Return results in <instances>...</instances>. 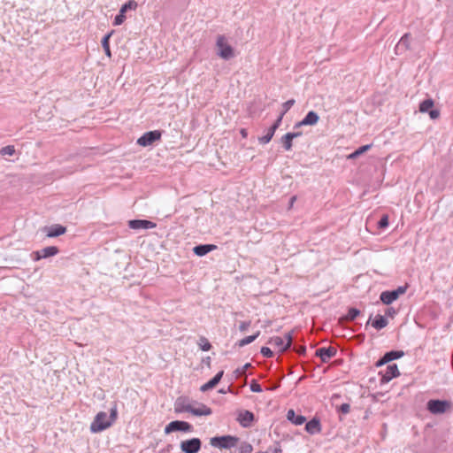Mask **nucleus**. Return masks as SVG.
<instances>
[{
  "label": "nucleus",
  "mask_w": 453,
  "mask_h": 453,
  "mask_svg": "<svg viewBox=\"0 0 453 453\" xmlns=\"http://www.w3.org/2000/svg\"><path fill=\"white\" fill-rule=\"evenodd\" d=\"M239 438L233 435L215 436L211 438L210 444L220 449H229L237 445Z\"/></svg>",
  "instance_id": "f257e3e1"
},
{
  "label": "nucleus",
  "mask_w": 453,
  "mask_h": 453,
  "mask_svg": "<svg viewBox=\"0 0 453 453\" xmlns=\"http://www.w3.org/2000/svg\"><path fill=\"white\" fill-rule=\"evenodd\" d=\"M216 47L218 49L217 55L224 60H229L234 57V50L226 42V38L223 35L217 37Z\"/></svg>",
  "instance_id": "f03ea898"
},
{
  "label": "nucleus",
  "mask_w": 453,
  "mask_h": 453,
  "mask_svg": "<svg viewBox=\"0 0 453 453\" xmlns=\"http://www.w3.org/2000/svg\"><path fill=\"white\" fill-rule=\"evenodd\" d=\"M111 426V420L104 411L98 412L90 425V430L93 433L102 432Z\"/></svg>",
  "instance_id": "7ed1b4c3"
},
{
  "label": "nucleus",
  "mask_w": 453,
  "mask_h": 453,
  "mask_svg": "<svg viewBox=\"0 0 453 453\" xmlns=\"http://www.w3.org/2000/svg\"><path fill=\"white\" fill-rule=\"evenodd\" d=\"M426 407L433 414H443L451 410L452 404L447 400H430Z\"/></svg>",
  "instance_id": "20e7f679"
},
{
  "label": "nucleus",
  "mask_w": 453,
  "mask_h": 453,
  "mask_svg": "<svg viewBox=\"0 0 453 453\" xmlns=\"http://www.w3.org/2000/svg\"><path fill=\"white\" fill-rule=\"evenodd\" d=\"M193 426L189 424L188 422L182 421V420H174L170 422L165 427V434H168L173 432H185V433H191L193 432Z\"/></svg>",
  "instance_id": "39448f33"
},
{
  "label": "nucleus",
  "mask_w": 453,
  "mask_h": 453,
  "mask_svg": "<svg viewBox=\"0 0 453 453\" xmlns=\"http://www.w3.org/2000/svg\"><path fill=\"white\" fill-rule=\"evenodd\" d=\"M293 337L290 333L286 334L285 338L280 336L272 337L269 343L277 347L280 351L284 352L292 346Z\"/></svg>",
  "instance_id": "423d86ee"
},
{
  "label": "nucleus",
  "mask_w": 453,
  "mask_h": 453,
  "mask_svg": "<svg viewBox=\"0 0 453 453\" xmlns=\"http://www.w3.org/2000/svg\"><path fill=\"white\" fill-rule=\"evenodd\" d=\"M202 447V441L199 438H191L180 441V448L183 453H197Z\"/></svg>",
  "instance_id": "0eeeda50"
},
{
  "label": "nucleus",
  "mask_w": 453,
  "mask_h": 453,
  "mask_svg": "<svg viewBox=\"0 0 453 453\" xmlns=\"http://www.w3.org/2000/svg\"><path fill=\"white\" fill-rule=\"evenodd\" d=\"M162 132L159 130L149 131L143 134L138 140L137 143L140 146L147 147L153 144L155 142L159 141Z\"/></svg>",
  "instance_id": "6e6552de"
},
{
  "label": "nucleus",
  "mask_w": 453,
  "mask_h": 453,
  "mask_svg": "<svg viewBox=\"0 0 453 453\" xmlns=\"http://www.w3.org/2000/svg\"><path fill=\"white\" fill-rule=\"evenodd\" d=\"M59 250L56 246H48L42 250L32 252L31 256L34 261H39L42 258H48L56 256Z\"/></svg>",
  "instance_id": "1a4fd4ad"
},
{
  "label": "nucleus",
  "mask_w": 453,
  "mask_h": 453,
  "mask_svg": "<svg viewBox=\"0 0 453 453\" xmlns=\"http://www.w3.org/2000/svg\"><path fill=\"white\" fill-rule=\"evenodd\" d=\"M380 374L381 376L380 383L386 384L389 382L393 378L399 376L400 372L395 364H390L386 367L384 371H380Z\"/></svg>",
  "instance_id": "9d476101"
},
{
  "label": "nucleus",
  "mask_w": 453,
  "mask_h": 453,
  "mask_svg": "<svg viewBox=\"0 0 453 453\" xmlns=\"http://www.w3.org/2000/svg\"><path fill=\"white\" fill-rule=\"evenodd\" d=\"M404 355L403 350H390L386 352L376 363V366H382L393 360L398 359Z\"/></svg>",
  "instance_id": "9b49d317"
},
{
  "label": "nucleus",
  "mask_w": 453,
  "mask_h": 453,
  "mask_svg": "<svg viewBox=\"0 0 453 453\" xmlns=\"http://www.w3.org/2000/svg\"><path fill=\"white\" fill-rule=\"evenodd\" d=\"M336 353L337 349L334 347L329 346L318 349L315 355L321 359L322 363H327Z\"/></svg>",
  "instance_id": "f8f14e48"
},
{
  "label": "nucleus",
  "mask_w": 453,
  "mask_h": 453,
  "mask_svg": "<svg viewBox=\"0 0 453 453\" xmlns=\"http://www.w3.org/2000/svg\"><path fill=\"white\" fill-rule=\"evenodd\" d=\"M42 232L46 234L47 237L54 238L64 234L66 232V227L59 224H55L44 226Z\"/></svg>",
  "instance_id": "ddd939ff"
},
{
  "label": "nucleus",
  "mask_w": 453,
  "mask_h": 453,
  "mask_svg": "<svg viewBox=\"0 0 453 453\" xmlns=\"http://www.w3.org/2000/svg\"><path fill=\"white\" fill-rule=\"evenodd\" d=\"M131 229H151L157 226L156 223L147 219H131L128 221Z\"/></svg>",
  "instance_id": "4468645a"
},
{
  "label": "nucleus",
  "mask_w": 453,
  "mask_h": 453,
  "mask_svg": "<svg viewBox=\"0 0 453 453\" xmlns=\"http://www.w3.org/2000/svg\"><path fill=\"white\" fill-rule=\"evenodd\" d=\"M255 416L254 413L250 411H242L238 414L237 420L243 427H249L251 426V423L254 421Z\"/></svg>",
  "instance_id": "2eb2a0df"
},
{
  "label": "nucleus",
  "mask_w": 453,
  "mask_h": 453,
  "mask_svg": "<svg viewBox=\"0 0 453 453\" xmlns=\"http://www.w3.org/2000/svg\"><path fill=\"white\" fill-rule=\"evenodd\" d=\"M191 407H192L191 403L185 397L177 398L175 404H174V410H175V412H177V413H180V412H189L190 413Z\"/></svg>",
  "instance_id": "dca6fc26"
},
{
  "label": "nucleus",
  "mask_w": 453,
  "mask_h": 453,
  "mask_svg": "<svg viewBox=\"0 0 453 453\" xmlns=\"http://www.w3.org/2000/svg\"><path fill=\"white\" fill-rule=\"evenodd\" d=\"M216 249L217 246L214 244H199L193 248V252L198 257H203Z\"/></svg>",
  "instance_id": "f3484780"
},
{
  "label": "nucleus",
  "mask_w": 453,
  "mask_h": 453,
  "mask_svg": "<svg viewBox=\"0 0 453 453\" xmlns=\"http://www.w3.org/2000/svg\"><path fill=\"white\" fill-rule=\"evenodd\" d=\"M224 374V372L223 371H220L213 378H211L208 382H206L205 384H203L201 388H200V390L202 392H206L213 388H215L220 381V380L222 379V376Z\"/></svg>",
  "instance_id": "a211bd4d"
},
{
  "label": "nucleus",
  "mask_w": 453,
  "mask_h": 453,
  "mask_svg": "<svg viewBox=\"0 0 453 453\" xmlns=\"http://www.w3.org/2000/svg\"><path fill=\"white\" fill-rule=\"evenodd\" d=\"M305 431L310 434H316L321 431V425L318 418H313L305 424Z\"/></svg>",
  "instance_id": "6ab92c4d"
},
{
  "label": "nucleus",
  "mask_w": 453,
  "mask_h": 453,
  "mask_svg": "<svg viewBox=\"0 0 453 453\" xmlns=\"http://www.w3.org/2000/svg\"><path fill=\"white\" fill-rule=\"evenodd\" d=\"M287 418L291 423H293L294 425H296V426L303 425L306 421V418H305L304 416L297 415L295 412V411L292 410V409L288 411V412H287Z\"/></svg>",
  "instance_id": "aec40b11"
},
{
  "label": "nucleus",
  "mask_w": 453,
  "mask_h": 453,
  "mask_svg": "<svg viewBox=\"0 0 453 453\" xmlns=\"http://www.w3.org/2000/svg\"><path fill=\"white\" fill-rule=\"evenodd\" d=\"M190 413L195 416H197V417L209 416L212 413V411L210 407L206 406L205 404L201 403V404H199V407H197V408H194L192 406L191 410H190Z\"/></svg>",
  "instance_id": "412c9836"
},
{
  "label": "nucleus",
  "mask_w": 453,
  "mask_h": 453,
  "mask_svg": "<svg viewBox=\"0 0 453 453\" xmlns=\"http://www.w3.org/2000/svg\"><path fill=\"white\" fill-rule=\"evenodd\" d=\"M319 116L314 111H310L302 119V123L305 126H314L319 122Z\"/></svg>",
  "instance_id": "4be33fe9"
},
{
  "label": "nucleus",
  "mask_w": 453,
  "mask_h": 453,
  "mask_svg": "<svg viewBox=\"0 0 453 453\" xmlns=\"http://www.w3.org/2000/svg\"><path fill=\"white\" fill-rule=\"evenodd\" d=\"M397 294L396 292H394L393 290H390V291H383L380 296V301L384 303V304H390L392 303L394 301H395L397 299Z\"/></svg>",
  "instance_id": "5701e85b"
},
{
  "label": "nucleus",
  "mask_w": 453,
  "mask_h": 453,
  "mask_svg": "<svg viewBox=\"0 0 453 453\" xmlns=\"http://www.w3.org/2000/svg\"><path fill=\"white\" fill-rule=\"evenodd\" d=\"M409 42H410V35L405 34L402 36L400 41L395 46V53L401 54L403 51L406 50L409 48Z\"/></svg>",
  "instance_id": "b1692460"
},
{
  "label": "nucleus",
  "mask_w": 453,
  "mask_h": 453,
  "mask_svg": "<svg viewBox=\"0 0 453 453\" xmlns=\"http://www.w3.org/2000/svg\"><path fill=\"white\" fill-rule=\"evenodd\" d=\"M388 322L385 316L378 314L374 319L372 321V326L377 329L380 330L388 326Z\"/></svg>",
  "instance_id": "393cba45"
},
{
  "label": "nucleus",
  "mask_w": 453,
  "mask_h": 453,
  "mask_svg": "<svg viewBox=\"0 0 453 453\" xmlns=\"http://www.w3.org/2000/svg\"><path fill=\"white\" fill-rule=\"evenodd\" d=\"M112 35V32L105 35L102 39V46L104 48V50L105 52V55L109 58H111V52L110 49V38Z\"/></svg>",
  "instance_id": "a878e982"
},
{
  "label": "nucleus",
  "mask_w": 453,
  "mask_h": 453,
  "mask_svg": "<svg viewBox=\"0 0 453 453\" xmlns=\"http://www.w3.org/2000/svg\"><path fill=\"white\" fill-rule=\"evenodd\" d=\"M371 147H372V144H366V145L361 146L357 150H356L354 152L349 154L348 156V158L355 159L357 157H359L360 155H362L363 153L366 152L368 150H370Z\"/></svg>",
  "instance_id": "bb28decb"
},
{
  "label": "nucleus",
  "mask_w": 453,
  "mask_h": 453,
  "mask_svg": "<svg viewBox=\"0 0 453 453\" xmlns=\"http://www.w3.org/2000/svg\"><path fill=\"white\" fill-rule=\"evenodd\" d=\"M259 334H260V332L257 331L255 334L246 336L243 339L240 340L237 344L239 347L246 346V345L253 342L259 336Z\"/></svg>",
  "instance_id": "cd10ccee"
},
{
  "label": "nucleus",
  "mask_w": 453,
  "mask_h": 453,
  "mask_svg": "<svg viewBox=\"0 0 453 453\" xmlns=\"http://www.w3.org/2000/svg\"><path fill=\"white\" fill-rule=\"evenodd\" d=\"M275 131L276 130L273 127H270V128L267 130L266 134L258 138L259 142L262 144L268 143L273 137Z\"/></svg>",
  "instance_id": "c85d7f7f"
},
{
  "label": "nucleus",
  "mask_w": 453,
  "mask_h": 453,
  "mask_svg": "<svg viewBox=\"0 0 453 453\" xmlns=\"http://www.w3.org/2000/svg\"><path fill=\"white\" fill-rule=\"evenodd\" d=\"M280 142L285 150L288 151L292 149L293 140L288 133L281 137Z\"/></svg>",
  "instance_id": "c756f323"
},
{
  "label": "nucleus",
  "mask_w": 453,
  "mask_h": 453,
  "mask_svg": "<svg viewBox=\"0 0 453 453\" xmlns=\"http://www.w3.org/2000/svg\"><path fill=\"white\" fill-rule=\"evenodd\" d=\"M138 4L134 0H129L127 3L124 4L119 12L125 14L128 10H135L137 8Z\"/></svg>",
  "instance_id": "7c9ffc66"
},
{
  "label": "nucleus",
  "mask_w": 453,
  "mask_h": 453,
  "mask_svg": "<svg viewBox=\"0 0 453 453\" xmlns=\"http://www.w3.org/2000/svg\"><path fill=\"white\" fill-rule=\"evenodd\" d=\"M359 314H360V311L358 309L349 308L347 315L345 316V319L348 321H353L359 316Z\"/></svg>",
  "instance_id": "2f4dec72"
},
{
  "label": "nucleus",
  "mask_w": 453,
  "mask_h": 453,
  "mask_svg": "<svg viewBox=\"0 0 453 453\" xmlns=\"http://www.w3.org/2000/svg\"><path fill=\"white\" fill-rule=\"evenodd\" d=\"M252 450V445L246 441L242 442L239 448V453H251Z\"/></svg>",
  "instance_id": "473e14b6"
},
{
  "label": "nucleus",
  "mask_w": 453,
  "mask_h": 453,
  "mask_svg": "<svg viewBox=\"0 0 453 453\" xmlns=\"http://www.w3.org/2000/svg\"><path fill=\"white\" fill-rule=\"evenodd\" d=\"M388 226V216L387 214H383L380 220L378 221V227L380 229H384Z\"/></svg>",
  "instance_id": "72a5a7b5"
},
{
  "label": "nucleus",
  "mask_w": 453,
  "mask_h": 453,
  "mask_svg": "<svg viewBox=\"0 0 453 453\" xmlns=\"http://www.w3.org/2000/svg\"><path fill=\"white\" fill-rule=\"evenodd\" d=\"M14 153H15V149H14V146H12V145H7L5 147H3L0 150V154L1 155L12 156Z\"/></svg>",
  "instance_id": "f704fd0d"
},
{
  "label": "nucleus",
  "mask_w": 453,
  "mask_h": 453,
  "mask_svg": "<svg viewBox=\"0 0 453 453\" xmlns=\"http://www.w3.org/2000/svg\"><path fill=\"white\" fill-rule=\"evenodd\" d=\"M200 342H201L199 343V345L202 350L208 351L211 349V344L208 342V340L205 337H201Z\"/></svg>",
  "instance_id": "c9c22d12"
},
{
  "label": "nucleus",
  "mask_w": 453,
  "mask_h": 453,
  "mask_svg": "<svg viewBox=\"0 0 453 453\" xmlns=\"http://www.w3.org/2000/svg\"><path fill=\"white\" fill-rule=\"evenodd\" d=\"M250 388L252 392H255V393L262 392V387L256 380H251V382L250 384Z\"/></svg>",
  "instance_id": "e433bc0d"
},
{
  "label": "nucleus",
  "mask_w": 453,
  "mask_h": 453,
  "mask_svg": "<svg viewBox=\"0 0 453 453\" xmlns=\"http://www.w3.org/2000/svg\"><path fill=\"white\" fill-rule=\"evenodd\" d=\"M426 113L428 114L429 118L434 120L437 119L441 115V111L438 108L429 109Z\"/></svg>",
  "instance_id": "4c0bfd02"
},
{
  "label": "nucleus",
  "mask_w": 453,
  "mask_h": 453,
  "mask_svg": "<svg viewBox=\"0 0 453 453\" xmlns=\"http://www.w3.org/2000/svg\"><path fill=\"white\" fill-rule=\"evenodd\" d=\"M295 99H289L282 104V111L284 115L290 110V108L295 104Z\"/></svg>",
  "instance_id": "58836bf2"
},
{
  "label": "nucleus",
  "mask_w": 453,
  "mask_h": 453,
  "mask_svg": "<svg viewBox=\"0 0 453 453\" xmlns=\"http://www.w3.org/2000/svg\"><path fill=\"white\" fill-rule=\"evenodd\" d=\"M125 19H126L125 14H123L122 12H119V14L114 19L113 25L119 26L125 21Z\"/></svg>",
  "instance_id": "ea45409f"
},
{
  "label": "nucleus",
  "mask_w": 453,
  "mask_h": 453,
  "mask_svg": "<svg viewBox=\"0 0 453 453\" xmlns=\"http://www.w3.org/2000/svg\"><path fill=\"white\" fill-rule=\"evenodd\" d=\"M260 352L265 357L270 358L273 357V352L268 347H262Z\"/></svg>",
  "instance_id": "a19ab883"
},
{
  "label": "nucleus",
  "mask_w": 453,
  "mask_h": 453,
  "mask_svg": "<svg viewBox=\"0 0 453 453\" xmlns=\"http://www.w3.org/2000/svg\"><path fill=\"white\" fill-rule=\"evenodd\" d=\"M293 350L299 355H304L306 352V347L304 345H295Z\"/></svg>",
  "instance_id": "79ce46f5"
},
{
  "label": "nucleus",
  "mask_w": 453,
  "mask_h": 453,
  "mask_svg": "<svg viewBox=\"0 0 453 453\" xmlns=\"http://www.w3.org/2000/svg\"><path fill=\"white\" fill-rule=\"evenodd\" d=\"M350 411V405L349 403H342L338 411L342 414H348Z\"/></svg>",
  "instance_id": "37998d69"
},
{
  "label": "nucleus",
  "mask_w": 453,
  "mask_h": 453,
  "mask_svg": "<svg viewBox=\"0 0 453 453\" xmlns=\"http://www.w3.org/2000/svg\"><path fill=\"white\" fill-rule=\"evenodd\" d=\"M283 117H284V112H280V114L279 115V117L277 118L275 122L271 127H273L275 130H277L281 124Z\"/></svg>",
  "instance_id": "c03bdc74"
},
{
  "label": "nucleus",
  "mask_w": 453,
  "mask_h": 453,
  "mask_svg": "<svg viewBox=\"0 0 453 453\" xmlns=\"http://www.w3.org/2000/svg\"><path fill=\"white\" fill-rule=\"evenodd\" d=\"M250 326V321H242L240 323L239 329L242 332L246 331Z\"/></svg>",
  "instance_id": "a18cd8bd"
},
{
  "label": "nucleus",
  "mask_w": 453,
  "mask_h": 453,
  "mask_svg": "<svg viewBox=\"0 0 453 453\" xmlns=\"http://www.w3.org/2000/svg\"><path fill=\"white\" fill-rule=\"evenodd\" d=\"M407 287L406 286H400L396 289H394V292H396L397 297H399L401 295L404 294L406 292Z\"/></svg>",
  "instance_id": "49530a36"
},
{
  "label": "nucleus",
  "mask_w": 453,
  "mask_h": 453,
  "mask_svg": "<svg viewBox=\"0 0 453 453\" xmlns=\"http://www.w3.org/2000/svg\"><path fill=\"white\" fill-rule=\"evenodd\" d=\"M110 420H111V423L115 420V418H117V409L116 407L112 408L111 410V414H110V417H108Z\"/></svg>",
  "instance_id": "de8ad7c7"
},
{
  "label": "nucleus",
  "mask_w": 453,
  "mask_h": 453,
  "mask_svg": "<svg viewBox=\"0 0 453 453\" xmlns=\"http://www.w3.org/2000/svg\"><path fill=\"white\" fill-rule=\"evenodd\" d=\"M395 314V310L393 307H388L385 311L386 316L393 317Z\"/></svg>",
  "instance_id": "09e8293b"
},
{
  "label": "nucleus",
  "mask_w": 453,
  "mask_h": 453,
  "mask_svg": "<svg viewBox=\"0 0 453 453\" xmlns=\"http://www.w3.org/2000/svg\"><path fill=\"white\" fill-rule=\"evenodd\" d=\"M434 100L431 98H426V111H428L429 109L434 108Z\"/></svg>",
  "instance_id": "8fccbe9b"
},
{
  "label": "nucleus",
  "mask_w": 453,
  "mask_h": 453,
  "mask_svg": "<svg viewBox=\"0 0 453 453\" xmlns=\"http://www.w3.org/2000/svg\"><path fill=\"white\" fill-rule=\"evenodd\" d=\"M288 135H290L292 140L302 135V132H291V133H288Z\"/></svg>",
  "instance_id": "3c124183"
},
{
  "label": "nucleus",
  "mask_w": 453,
  "mask_h": 453,
  "mask_svg": "<svg viewBox=\"0 0 453 453\" xmlns=\"http://www.w3.org/2000/svg\"><path fill=\"white\" fill-rule=\"evenodd\" d=\"M425 109H426L425 100H423V101H421L419 103L418 110H419L420 112L424 113L425 112Z\"/></svg>",
  "instance_id": "603ef678"
},
{
  "label": "nucleus",
  "mask_w": 453,
  "mask_h": 453,
  "mask_svg": "<svg viewBox=\"0 0 453 453\" xmlns=\"http://www.w3.org/2000/svg\"><path fill=\"white\" fill-rule=\"evenodd\" d=\"M250 366H251V365H250V364H249V363H248V364H245V365L242 366V372H241V373H244V372H246V370H247L248 368H250Z\"/></svg>",
  "instance_id": "864d4df0"
},
{
  "label": "nucleus",
  "mask_w": 453,
  "mask_h": 453,
  "mask_svg": "<svg viewBox=\"0 0 453 453\" xmlns=\"http://www.w3.org/2000/svg\"><path fill=\"white\" fill-rule=\"evenodd\" d=\"M302 126H304V125L302 123V120H301V121H299V122L296 123V124H295V126H294V127H295V128H298V127H302Z\"/></svg>",
  "instance_id": "5fc2aeb1"
},
{
  "label": "nucleus",
  "mask_w": 453,
  "mask_h": 453,
  "mask_svg": "<svg viewBox=\"0 0 453 453\" xmlns=\"http://www.w3.org/2000/svg\"><path fill=\"white\" fill-rule=\"evenodd\" d=\"M241 134L243 137H246L247 136V131L245 129H242L241 130Z\"/></svg>",
  "instance_id": "6e6d98bb"
},
{
  "label": "nucleus",
  "mask_w": 453,
  "mask_h": 453,
  "mask_svg": "<svg viewBox=\"0 0 453 453\" xmlns=\"http://www.w3.org/2000/svg\"><path fill=\"white\" fill-rule=\"evenodd\" d=\"M279 387V385L272 386V388H268L269 390H274Z\"/></svg>",
  "instance_id": "4d7b16f0"
},
{
  "label": "nucleus",
  "mask_w": 453,
  "mask_h": 453,
  "mask_svg": "<svg viewBox=\"0 0 453 453\" xmlns=\"http://www.w3.org/2000/svg\"><path fill=\"white\" fill-rule=\"evenodd\" d=\"M294 199H291L290 202H289V207L288 208H291L293 206V203H294Z\"/></svg>",
  "instance_id": "13d9d810"
},
{
  "label": "nucleus",
  "mask_w": 453,
  "mask_h": 453,
  "mask_svg": "<svg viewBox=\"0 0 453 453\" xmlns=\"http://www.w3.org/2000/svg\"><path fill=\"white\" fill-rule=\"evenodd\" d=\"M371 319H372V316H370V319H369V320H368V321H367V323H366V326L370 324V320H371Z\"/></svg>",
  "instance_id": "bf43d9fd"
}]
</instances>
